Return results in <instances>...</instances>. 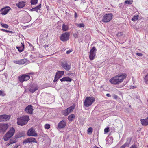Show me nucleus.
<instances>
[{
    "label": "nucleus",
    "mask_w": 148,
    "mask_h": 148,
    "mask_svg": "<svg viewBox=\"0 0 148 148\" xmlns=\"http://www.w3.org/2000/svg\"><path fill=\"white\" fill-rule=\"evenodd\" d=\"M126 77V74L121 73L111 78L110 79L109 81L112 84H119L122 83Z\"/></svg>",
    "instance_id": "f257e3e1"
},
{
    "label": "nucleus",
    "mask_w": 148,
    "mask_h": 148,
    "mask_svg": "<svg viewBox=\"0 0 148 148\" xmlns=\"http://www.w3.org/2000/svg\"><path fill=\"white\" fill-rule=\"evenodd\" d=\"M29 120L28 116L24 115L18 118L17 123L21 126H23L26 124Z\"/></svg>",
    "instance_id": "f03ea898"
},
{
    "label": "nucleus",
    "mask_w": 148,
    "mask_h": 148,
    "mask_svg": "<svg viewBox=\"0 0 148 148\" xmlns=\"http://www.w3.org/2000/svg\"><path fill=\"white\" fill-rule=\"evenodd\" d=\"M95 101V98L93 97H86L84 101V105L86 107H88L91 106Z\"/></svg>",
    "instance_id": "7ed1b4c3"
},
{
    "label": "nucleus",
    "mask_w": 148,
    "mask_h": 148,
    "mask_svg": "<svg viewBox=\"0 0 148 148\" xmlns=\"http://www.w3.org/2000/svg\"><path fill=\"white\" fill-rule=\"evenodd\" d=\"M14 133V129L13 127L11 128L4 136V140L5 141H7L13 135Z\"/></svg>",
    "instance_id": "20e7f679"
},
{
    "label": "nucleus",
    "mask_w": 148,
    "mask_h": 148,
    "mask_svg": "<svg viewBox=\"0 0 148 148\" xmlns=\"http://www.w3.org/2000/svg\"><path fill=\"white\" fill-rule=\"evenodd\" d=\"M112 16L111 13L106 14L103 16L102 21L105 23L108 22L112 19Z\"/></svg>",
    "instance_id": "39448f33"
},
{
    "label": "nucleus",
    "mask_w": 148,
    "mask_h": 148,
    "mask_svg": "<svg viewBox=\"0 0 148 148\" xmlns=\"http://www.w3.org/2000/svg\"><path fill=\"white\" fill-rule=\"evenodd\" d=\"M61 66L66 71L69 70L71 68V64L66 61H63L61 62Z\"/></svg>",
    "instance_id": "423d86ee"
},
{
    "label": "nucleus",
    "mask_w": 148,
    "mask_h": 148,
    "mask_svg": "<svg viewBox=\"0 0 148 148\" xmlns=\"http://www.w3.org/2000/svg\"><path fill=\"white\" fill-rule=\"evenodd\" d=\"M18 79L20 82L23 83L24 81H27L30 79V76L26 74H23L18 77Z\"/></svg>",
    "instance_id": "0eeeda50"
},
{
    "label": "nucleus",
    "mask_w": 148,
    "mask_h": 148,
    "mask_svg": "<svg viewBox=\"0 0 148 148\" xmlns=\"http://www.w3.org/2000/svg\"><path fill=\"white\" fill-rule=\"evenodd\" d=\"M70 33L65 32L62 34L60 36V39L61 41L63 42L67 41L69 39Z\"/></svg>",
    "instance_id": "6e6552de"
},
{
    "label": "nucleus",
    "mask_w": 148,
    "mask_h": 148,
    "mask_svg": "<svg viewBox=\"0 0 148 148\" xmlns=\"http://www.w3.org/2000/svg\"><path fill=\"white\" fill-rule=\"evenodd\" d=\"M96 49L95 47H93L90 50L89 52V58L91 60L94 59L96 55Z\"/></svg>",
    "instance_id": "1a4fd4ad"
},
{
    "label": "nucleus",
    "mask_w": 148,
    "mask_h": 148,
    "mask_svg": "<svg viewBox=\"0 0 148 148\" xmlns=\"http://www.w3.org/2000/svg\"><path fill=\"white\" fill-rule=\"evenodd\" d=\"M38 89V86L35 84L32 85L29 88V91L31 93H33Z\"/></svg>",
    "instance_id": "9d476101"
},
{
    "label": "nucleus",
    "mask_w": 148,
    "mask_h": 148,
    "mask_svg": "<svg viewBox=\"0 0 148 148\" xmlns=\"http://www.w3.org/2000/svg\"><path fill=\"white\" fill-rule=\"evenodd\" d=\"M64 71H58L56 73V74L55 77V79L53 81L54 82L57 81L64 74Z\"/></svg>",
    "instance_id": "9b49d317"
},
{
    "label": "nucleus",
    "mask_w": 148,
    "mask_h": 148,
    "mask_svg": "<svg viewBox=\"0 0 148 148\" xmlns=\"http://www.w3.org/2000/svg\"><path fill=\"white\" fill-rule=\"evenodd\" d=\"M27 135L29 136H37V134L36 133L35 130L33 128L30 129L27 131Z\"/></svg>",
    "instance_id": "f8f14e48"
},
{
    "label": "nucleus",
    "mask_w": 148,
    "mask_h": 148,
    "mask_svg": "<svg viewBox=\"0 0 148 148\" xmlns=\"http://www.w3.org/2000/svg\"><path fill=\"white\" fill-rule=\"evenodd\" d=\"M10 115L6 114L1 115H0V122L7 121L10 119Z\"/></svg>",
    "instance_id": "ddd939ff"
},
{
    "label": "nucleus",
    "mask_w": 148,
    "mask_h": 148,
    "mask_svg": "<svg viewBox=\"0 0 148 148\" xmlns=\"http://www.w3.org/2000/svg\"><path fill=\"white\" fill-rule=\"evenodd\" d=\"M33 110V107L31 105L27 106L25 109V111L26 112L29 114H32Z\"/></svg>",
    "instance_id": "4468645a"
},
{
    "label": "nucleus",
    "mask_w": 148,
    "mask_h": 148,
    "mask_svg": "<svg viewBox=\"0 0 148 148\" xmlns=\"http://www.w3.org/2000/svg\"><path fill=\"white\" fill-rule=\"evenodd\" d=\"M8 126L6 124H0V131L1 132H4L7 129Z\"/></svg>",
    "instance_id": "2eb2a0df"
},
{
    "label": "nucleus",
    "mask_w": 148,
    "mask_h": 148,
    "mask_svg": "<svg viewBox=\"0 0 148 148\" xmlns=\"http://www.w3.org/2000/svg\"><path fill=\"white\" fill-rule=\"evenodd\" d=\"M27 59L24 58L18 60H14L13 62L15 63L18 64H23L27 62Z\"/></svg>",
    "instance_id": "dca6fc26"
},
{
    "label": "nucleus",
    "mask_w": 148,
    "mask_h": 148,
    "mask_svg": "<svg viewBox=\"0 0 148 148\" xmlns=\"http://www.w3.org/2000/svg\"><path fill=\"white\" fill-rule=\"evenodd\" d=\"M66 125V122L65 121L62 120L60 121L58 125V127L59 129L64 128Z\"/></svg>",
    "instance_id": "f3484780"
},
{
    "label": "nucleus",
    "mask_w": 148,
    "mask_h": 148,
    "mask_svg": "<svg viewBox=\"0 0 148 148\" xmlns=\"http://www.w3.org/2000/svg\"><path fill=\"white\" fill-rule=\"evenodd\" d=\"M10 8L8 7L3 8L1 10V14L5 15L9 11Z\"/></svg>",
    "instance_id": "a211bd4d"
},
{
    "label": "nucleus",
    "mask_w": 148,
    "mask_h": 148,
    "mask_svg": "<svg viewBox=\"0 0 148 148\" xmlns=\"http://www.w3.org/2000/svg\"><path fill=\"white\" fill-rule=\"evenodd\" d=\"M17 6L20 8H22L24 7L25 5V2L24 1H21L17 3L16 4Z\"/></svg>",
    "instance_id": "6ab92c4d"
},
{
    "label": "nucleus",
    "mask_w": 148,
    "mask_h": 148,
    "mask_svg": "<svg viewBox=\"0 0 148 148\" xmlns=\"http://www.w3.org/2000/svg\"><path fill=\"white\" fill-rule=\"evenodd\" d=\"M142 125L143 126H147L148 125V117L145 119H141L140 120Z\"/></svg>",
    "instance_id": "aec40b11"
},
{
    "label": "nucleus",
    "mask_w": 148,
    "mask_h": 148,
    "mask_svg": "<svg viewBox=\"0 0 148 148\" xmlns=\"http://www.w3.org/2000/svg\"><path fill=\"white\" fill-rule=\"evenodd\" d=\"M131 140V138H128L127 139V141L122 146L120 147V148H125L127 147H128Z\"/></svg>",
    "instance_id": "412c9836"
},
{
    "label": "nucleus",
    "mask_w": 148,
    "mask_h": 148,
    "mask_svg": "<svg viewBox=\"0 0 148 148\" xmlns=\"http://www.w3.org/2000/svg\"><path fill=\"white\" fill-rule=\"evenodd\" d=\"M41 7V5L40 4L38 6L31 9L30 10L31 11H36L37 12H39L38 10L40 9Z\"/></svg>",
    "instance_id": "4be33fe9"
},
{
    "label": "nucleus",
    "mask_w": 148,
    "mask_h": 148,
    "mask_svg": "<svg viewBox=\"0 0 148 148\" xmlns=\"http://www.w3.org/2000/svg\"><path fill=\"white\" fill-rule=\"evenodd\" d=\"M61 82L67 81L71 82L72 81V79L68 77H65L62 78L60 79Z\"/></svg>",
    "instance_id": "5701e85b"
},
{
    "label": "nucleus",
    "mask_w": 148,
    "mask_h": 148,
    "mask_svg": "<svg viewBox=\"0 0 148 148\" xmlns=\"http://www.w3.org/2000/svg\"><path fill=\"white\" fill-rule=\"evenodd\" d=\"M22 45L20 47H16V48L18 49V50L20 52H22L24 48V45L23 44L21 43Z\"/></svg>",
    "instance_id": "b1692460"
},
{
    "label": "nucleus",
    "mask_w": 148,
    "mask_h": 148,
    "mask_svg": "<svg viewBox=\"0 0 148 148\" xmlns=\"http://www.w3.org/2000/svg\"><path fill=\"white\" fill-rule=\"evenodd\" d=\"M75 108V106L73 105L71 106L70 107L66 109L68 110L69 113V114L72 111H73V110Z\"/></svg>",
    "instance_id": "393cba45"
},
{
    "label": "nucleus",
    "mask_w": 148,
    "mask_h": 148,
    "mask_svg": "<svg viewBox=\"0 0 148 148\" xmlns=\"http://www.w3.org/2000/svg\"><path fill=\"white\" fill-rule=\"evenodd\" d=\"M75 117V115L73 114H71L68 116V119L70 121H72L74 119Z\"/></svg>",
    "instance_id": "a878e982"
},
{
    "label": "nucleus",
    "mask_w": 148,
    "mask_h": 148,
    "mask_svg": "<svg viewBox=\"0 0 148 148\" xmlns=\"http://www.w3.org/2000/svg\"><path fill=\"white\" fill-rule=\"evenodd\" d=\"M28 141H29V143H32V142L37 143V142L35 138L32 137H31L29 138Z\"/></svg>",
    "instance_id": "bb28decb"
},
{
    "label": "nucleus",
    "mask_w": 148,
    "mask_h": 148,
    "mask_svg": "<svg viewBox=\"0 0 148 148\" xmlns=\"http://www.w3.org/2000/svg\"><path fill=\"white\" fill-rule=\"evenodd\" d=\"M68 26L67 25H65L64 23L63 24L62 26V30L65 31H67L68 29Z\"/></svg>",
    "instance_id": "cd10ccee"
},
{
    "label": "nucleus",
    "mask_w": 148,
    "mask_h": 148,
    "mask_svg": "<svg viewBox=\"0 0 148 148\" xmlns=\"http://www.w3.org/2000/svg\"><path fill=\"white\" fill-rule=\"evenodd\" d=\"M0 25H1L2 27L5 28H7L9 27V26L8 25L4 23H0Z\"/></svg>",
    "instance_id": "c85d7f7f"
},
{
    "label": "nucleus",
    "mask_w": 148,
    "mask_h": 148,
    "mask_svg": "<svg viewBox=\"0 0 148 148\" xmlns=\"http://www.w3.org/2000/svg\"><path fill=\"white\" fill-rule=\"evenodd\" d=\"M79 28L84 27L85 26V25L83 23H77L75 24Z\"/></svg>",
    "instance_id": "c756f323"
},
{
    "label": "nucleus",
    "mask_w": 148,
    "mask_h": 148,
    "mask_svg": "<svg viewBox=\"0 0 148 148\" xmlns=\"http://www.w3.org/2000/svg\"><path fill=\"white\" fill-rule=\"evenodd\" d=\"M107 143L109 144H111L113 143V139H112L111 137H110L109 138H107Z\"/></svg>",
    "instance_id": "7c9ffc66"
},
{
    "label": "nucleus",
    "mask_w": 148,
    "mask_h": 148,
    "mask_svg": "<svg viewBox=\"0 0 148 148\" xmlns=\"http://www.w3.org/2000/svg\"><path fill=\"white\" fill-rule=\"evenodd\" d=\"M145 82L147 84H148V73L146 75L144 78Z\"/></svg>",
    "instance_id": "2f4dec72"
},
{
    "label": "nucleus",
    "mask_w": 148,
    "mask_h": 148,
    "mask_svg": "<svg viewBox=\"0 0 148 148\" xmlns=\"http://www.w3.org/2000/svg\"><path fill=\"white\" fill-rule=\"evenodd\" d=\"M62 113L65 116H67L69 114L66 109L63 111Z\"/></svg>",
    "instance_id": "473e14b6"
},
{
    "label": "nucleus",
    "mask_w": 148,
    "mask_h": 148,
    "mask_svg": "<svg viewBox=\"0 0 148 148\" xmlns=\"http://www.w3.org/2000/svg\"><path fill=\"white\" fill-rule=\"evenodd\" d=\"M38 0H31V3L32 5H35L37 3Z\"/></svg>",
    "instance_id": "72a5a7b5"
},
{
    "label": "nucleus",
    "mask_w": 148,
    "mask_h": 148,
    "mask_svg": "<svg viewBox=\"0 0 148 148\" xmlns=\"http://www.w3.org/2000/svg\"><path fill=\"white\" fill-rule=\"evenodd\" d=\"M133 2V1L132 0H126L125 1L124 3H125L126 4H131Z\"/></svg>",
    "instance_id": "f704fd0d"
},
{
    "label": "nucleus",
    "mask_w": 148,
    "mask_h": 148,
    "mask_svg": "<svg viewBox=\"0 0 148 148\" xmlns=\"http://www.w3.org/2000/svg\"><path fill=\"white\" fill-rule=\"evenodd\" d=\"M0 30L1 31H2L6 32L7 33H11L12 34H13V33H14L12 31H9V30H7L3 29H1Z\"/></svg>",
    "instance_id": "c9c22d12"
},
{
    "label": "nucleus",
    "mask_w": 148,
    "mask_h": 148,
    "mask_svg": "<svg viewBox=\"0 0 148 148\" xmlns=\"http://www.w3.org/2000/svg\"><path fill=\"white\" fill-rule=\"evenodd\" d=\"M138 15L134 16L132 18V20L134 21H136L138 20Z\"/></svg>",
    "instance_id": "e433bc0d"
},
{
    "label": "nucleus",
    "mask_w": 148,
    "mask_h": 148,
    "mask_svg": "<svg viewBox=\"0 0 148 148\" xmlns=\"http://www.w3.org/2000/svg\"><path fill=\"white\" fill-rule=\"evenodd\" d=\"M45 128L46 129H49L50 127V125L49 124H46L45 125Z\"/></svg>",
    "instance_id": "4c0bfd02"
},
{
    "label": "nucleus",
    "mask_w": 148,
    "mask_h": 148,
    "mask_svg": "<svg viewBox=\"0 0 148 148\" xmlns=\"http://www.w3.org/2000/svg\"><path fill=\"white\" fill-rule=\"evenodd\" d=\"M88 132V134H91L92 132V129L91 127L89 128L87 130Z\"/></svg>",
    "instance_id": "58836bf2"
},
{
    "label": "nucleus",
    "mask_w": 148,
    "mask_h": 148,
    "mask_svg": "<svg viewBox=\"0 0 148 148\" xmlns=\"http://www.w3.org/2000/svg\"><path fill=\"white\" fill-rule=\"evenodd\" d=\"M109 131V128L108 127L104 129V132L105 133L108 132Z\"/></svg>",
    "instance_id": "ea45409f"
},
{
    "label": "nucleus",
    "mask_w": 148,
    "mask_h": 148,
    "mask_svg": "<svg viewBox=\"0 0 148 148\" xmlns=\"http://www.w3.org/2000/svg\"><path fill=\"white\" fill-rule=\"evenodd\" d=\"M5 95V93L2 91L0 90V95L4 96Z\"/></svg>",
    "instance_id": "a19ab883"
},
{
    "label": "nucleus",
    "mask_w": 148,
    "mask_h": 148,
    "mask_svg": "<svg viewBox=\"0 0 148 148\" xmlns=\"http://www.w3.org/2000/svg\"><path fill=\"white\" fill-rule=\"evenodd\" d=\"M123 34V32H119L118 33L117 35L118 36H122Z\"/></svg>",
    "instance_id": "79ce46f5"
},
{
    "label": "nucleus",
    "mask_w": 148,
    "mask_h": 148,
    "mask_svg": "<svg viewBox=\"0 0 148 148\" xmlns=\"http://www.w3.org/2000/svg\"><path fill=\"white\" fill-rule=\"evenodd\" d=\"M28 143H29V141H28V138L26 140H25L23 142V143L26 144Z\"/></svg>",
    "instance_id": "37998d69"
},
{
    "label": "nucleus",
    "mask_w": 148,
    "mask_h": 148,
    "mask_svg": "<svg viewBox=\"0 0 148 148\" xmlns=\"http://www.w3.org/2000/svg\"><path fill=\"white\" fill-rule=\"evenodd\" d=\"M78 17V15L76 13V12H75V14H74V17L76 18Z\"/></svg>",
    "instance_id": "c03bdc74"
},
{
    "label": "nucleus",
    "mask_w": 148,
    "mask_h": 148,
    "mask_svg": "<svg viewBox=\"0 0 148 148\" xmlns=\"http://www.w3.org/2000/svg\"><path fill=\"white\" fill-rule=\"evenodd\" d=\"M113 97L114 99H116L118 98V96L116 95H113Z\"/></svg>",
    "instance_id": "a18cd8bd"
},
{
    "label": "nucleus",
    "mask_w": 148,
    "mask_h": 148,
    "mask_svg": "<svg viewBox=\"0 0 148 148\" xmlns=\"http://www.w3.org/2000/svg\"><path fill=\"white\" fill-rule=\"evenodd\" d=\"M136 54L137 55L139 56H141L142 55V54L141 53H136Z\"/></svg>",
    "instance_id": "49530a36"
},
{
    "label": "nucleus",
    "mask_w": 148,
    "mask_h": 148,
    "mask_svg": "<svg viewBox=\"0 0 148 148\" xmlns=\"http://www.w3.org/2000/svg\"><path fill=\"white\" fill-rule=\"evenodd\" d=\"M130 148H136L135 145H132Z\"/></svg>",
    "instance_id": "de8ad7c7"
},
{
    "label": "nucleus",
    "mask_w": 148,
    "mask_h": 148,
    "mask_svg": "<svg viewBox=\"0 0 148 148\" xmlns=\"http://www.w3.org/2000/svg\"><path fill=\"white\" fill-rule=\"evenodd\" d=\"M71 51L68 50L67 51L66 53L67 54H69Z\"/></svg>",
    "instance_id": "09e8293b"
},
{
    "label": "nucleus",
    "mask_w": 148,
    "mask_h": 148,
    "mask_svg": "<svg viewBox=\"0 0 148 148\" xmlns=\"http://www.w3.org/2000/svg\"><path fill=\"white\" fill-rule=\"evenodd\" d=\"M48 46H49V45L48 44L47 45H43V47L45 48H46V47H47Z\"/></svg>",
    "instance_id": "8fccbe9b"
},
{
    "label": "nucleus",
    "mask_w": 148,
    "mask_h": 148,
    "mask_svg": "<svg viewBox=\"0 0 148 148\" xmlns=\"http://www.w3.org/2000/svg\"><path fill=\"white\" fill-rule=\"evenodd\" d=\"M106 96L108 97H111V95L109 93H107L106 95Z\"/></svg>",
    "instance_id": "3c124183"
},
{
    "label": "nucleus",
    "mask_w": 148,
    "mask_h": 148,
    "mask_svg": "<svg viewBox=\"0 0 148 148\" xmlns=\"http://www.w3.org/2000/svg\"><path fill=\"white\" fill-rule=\"evenodd\" d=\"M40 42L42 43V44L43 43V42L42 41L43 39H42L40 38Z\"/></svg>",
    "instance_id": "603ef678"
},
{
    "label": "nucleus",
    "mask_w": 148,
    "mask_h": 148,
    "mask_svg": "<svg viewBox=\"0 0 148 148\" xmlns=\"http://www.w3.org/2000/svg\"><path fill=\"white\" fill-rule=\"evenodd\" d=\"M122 3H120L119 4V7H121L122 6Z\"/></svg>",
    "instance_id": "864d4df0"
},
{
    "label": "nucleus",
    "mask_w": 148,
    "mask_h": 148,
    "mask_svg": "<svg viewBox=\"0 0 148 148\" xmlns=\"http://www.w3.org/2000/svg\"><path fill=\"white\" fill-rule=\"evenodd\" d=\"M134 86H130V88H131V89H133L134 88Z\"/></svg>",
    "instance_id": "5fc2aeb1"
},
{
    "label": "nucleus",
    "mask_w": 148,
    "mask_h": 148,
    "mask_svg": "<svg viewBox=\"0 0 148 148\" xmlns=\"http://www.w3.org/2000/svg\"><path fill=\"white\" fill-rule=\"evenodd\" d=\"M15 143V142H10V144H12L13 143Z\"/></svg>",
    "instance_id": "6e6d98bb"
},
{
    "label": "nucleus",
    "mask_w": 148,
    "mask_h": 148,
    "mask_svg": "<svg viewBox=\"0 0 148 148\" xmlns=\"http://www.w3.org/2000/svg\"><path fill=\"white\" fill-rule=\"evenodd\" d=\"M94 148H98V147H94Z\"/></svg>",
    "instance_id": "4d7b16f0"
},
{
    "label": "nucleus",
    "mask_w": 148,
    "mask_h": 148,
    "mask_svg": "<svg viewBox=\"0 0 148 148\" xmlns=\"http://www.w3.org/2000/svg\"><path fill=\"white\" fill-rule=\"evenodd\" d=\"M15 137H16V138H18L19 137H17V136H15Z\"/></svg>",
    "instance_id": "13d9d810"
},
{
    "label": "nucleus",
    "mask_w": 148,
    "mask_h": 148,
    "mask_svg": "<svg viewBox=\"0 0 148 148\" xmlns=\"http://www.w3.org/2000/svg\"><path fill=\"white\" fill-rule=\"evenodd\" d=\"M68 75H70V73H68Z\"/></svg>",
    "instance_id": "bf43d9fd"
},
{
    "label": "nucleus",
    "mask_w": 148,
    "mask_h": 148,
    "mask_svg": "<svg viewBox=\"0 0 148 148\" xmlns=\"http://www.w3.org/2000/svg\"><path fill=\"white\" fill-rule=\"evenodd\" d=\"M32 73H29V74H32Z\"/></svg>",
    "instance_id": "052dcab7"
}]
</instances>
